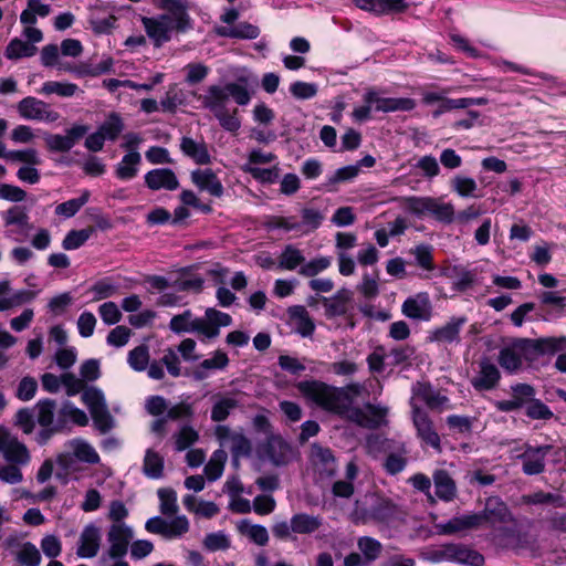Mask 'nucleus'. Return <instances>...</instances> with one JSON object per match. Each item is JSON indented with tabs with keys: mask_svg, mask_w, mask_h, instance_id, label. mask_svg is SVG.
I'll return each mask as SVG.
<instances>
[{
	"mask_svg": "<svg viewBox=\"0 0 566 566\" xmlns=\"http://www.w3.org/2000/svg\"><path fill=\"white\" fill-rule=\"evenodd\" d=\"M145 528L149 533L158 534L167 539H171L186 534L189 531V522L185 515L176 516L170 522L156 516L146 522Z\"/></svg>",
	"mask_w": 566,
	"mask_h": 566,
	"instance_id": "nucleus-14",
	"label": "nucleus"
},
{
	"mask_svg": "<svg viewBox=\"0 0 566 566\" xmlns=\"http://www.w3.org/2000/svg\"><path fill=\"white\" fill-rule=\"evenodd\" d=\"M128 364L136 371L146 369L149 363V350L145 345H139L128 353Z\"/></svg>",
	"mask_w": 566,
	"mask_h": 566,
	"instance_id": "nucleus-57",
	"label": "nucleus"
},
{
	"mask_svg": "<svg viewBox=\"0 0 566 566\" xmlns=\"http://www.w3.org/2000/svg\"><path fill=\"white\" fill-rule=\"evenodd\" d=\"M312 458L315 469L321 475L329 478L335 474L336 461L329 449L314 446Z\"/></svg>",
	"mask_w": 566,
	"mask_h": 566,
	"instance_id": "nucleus-31",
	"label": "nucleus"
},
{
	"mask_svg": "<svg viewBox=\"0 0 566 566\" xmlns=\"http://www.w3.org/2000/svg\"><path fill=\"white\" fill-rule=\"evenodd\" d=\"M4 226H17L19 227V233L27 235L33 226L29 221V214L24 207L12 206L3 214Z\"/></svg>",
	"mask_w": 566,
	"mask_h": 566,
	"instance_id": "nucleus-35",
	"label": "nucleus"
},
{
	"mask_svg": "<svg viewBox=\"0 0 566 566\" xmlns=\"http://www.w3.org/2000/svg\"><path fill=\"white\" fill-rule=\"evenodd\" d=\"M405 316L416 321H429L432 316V305L427 293H418L408 297L401 306Z\"/></svg>",
	"mask_w": 566,
	"mask_h": 566,
	"instance_id": "nucleus-20",
	"label": "nucleus"
},
{
	"mask_svg": "<svg viewBox=\"0 0 566 566\" xmlns=\"http://www.w3.org/2000/svg\"><path fill=\"white\" fill-rule=\"evenodd\" d=\"M172 438L175 440V449L184 451L199 440V433L191 426L185 424Z\"/></svg>",
	"mask_w": 566,
	"mask_h": 566,
	"instance_id": "nucleus-48",
	"label": "nucleus"
},
{
	"mask_svg": "<svg viewBox=\"0 0 566 566\" xmlns=\"http://www.w3.org/2000/svg\"><path fill=\"white\" fill-rule=\"evenodd\" d=\"M77 85L73 83L49 81L43 84L40 93L45 95L56 94L62 97H71L77 92Z\"/></svg>",
	"mask_w": 566,
	"mask_h": 566,
	"instance_id": "nucleus-52",
	"label": "nucleus"
},
{
	"mask_svg": "<svg viewBox=\"0 0 566 566\" xmlns=\"http://www.w3.org/2000/svg\"><path fill=\"white\" fill-rule=\"evenodd\" d=\"M410 253L415 255L417 265L426 271H432L434 269L432 248L427 244H419Z\"/></svg>",
	"mask_w": 566,
	"mask_h": 566,
	"instance_id": "nucleus-60",
	"label": "nucleus"
},
{
	"mask_svg": "<svg viewBox=\"0 0 566 566\" xmlns=\"http://www.w3.org/2000/svg\"><path fill=\"white\" fill-rule=\"evenodd\" d=\"M420 400L427 405L431 410H442L444 405L449 401L448 397L440 395L436 391L430 384L416 382L412 386V397L410 401L418 403Z\"/></svg>",
	"mask_w": 566,
	"mask_h": 566,
	"instance_id": "nucleus-22",
	"label": "nucleus"
},
{
	"mask_svg": "<svg viewBox=\"0 0 566 566\" xmlns=\"http://www.w3.org/2000/svg\"><path fill=\"white\" fill-rule=\"evenodd\" d=\"M364 390V386L358 382L349 384L345 387L337 388L339 405L343 407L342 412L345 411L346 406H350L354 402V400L363 394Z\"/></svg>",
	"mask_w": 566,
	"mask_h": 566,
	"instance_id": "nucleus-56",
	"label": "nucleus"
},
{
	"mask_svg": "<svg viewBox=\"0 0 566 566\" xmlns=\"http://www.w3.org/2000/svg\"><path fill=\"white\" fill-rule=\"evenodd\" d=\"M157 494L160 501L161 514L168 516L177 514L179 506L176 491L170 488H163L158 490Z\"/></svg>",
	"mask_w": 566,
	"mask_h": 566,
	"instance_id": "nucleus-50",
	"label": "nucleus"
},
{
	"mask_svg": "<svg viewBox=\"0 0 566 566\" xmlns=\"http://www.w3.org/2000/svg\"><path fill=\"white\" fill-rule=\"evenodd\" d=\"M70 421L83 427L88 423V418L71 401L64 400L57 405L54 399L50 398L40 399L33 409L21 408L14 416V424L25 434H31L34 431L35 423L41 427L35 436V441L40 446L46 444L53 436L63 432Z\"/></svg>",
	"mask_w": 566,
	"mask_h": 566,
	"instance_id": "nucleus-1",
	"label": "nucleus"
},
{
	"mask_svg": "<svg viewBox=\"0 0 566 566\" xmlns=\"http://www.w3.org/2000/svg\"><path fill=\"white\" fill-rule=\"evenodd\" d=\"M552 450V446L533 447L525 446L524 452L518 455L523 461V472L527 475H536L545 470V458Z\"/></svg>",
	"mask_w": 566,
	"mask_h": 566,
	"instance_id": "nucleus-19",
	"label": "nucleus"
},
{
	"mask_svg": "<svg viewBox=\"0 0 566 566\" xmlns=\"http://www.w3.org/2000/svg\"><path fill=\"white\" fill-rule=\"evenodd\" d=\"M298 391L322 409L337 413L342 412L337 388L318 380H306L297 384Z\"/></svg>",
	"mask_w": 566,
	"mask_h": 566,
	"instance_id": "nucleus-7",
	"label": "nucleus"
},
{
	"mask_svg": "<svg viewBox=\"0 0 566 566\" xmlns=\"http://www.w3.org/2000/svg\"><path fill=\"white\" fill-rule=\"evenodd\" d=\"M436 495L444 501H452L457 496V485L446 470H437L433 473Z\"/></svg>",
	"mask_w": 566,
	"mask_h": 566,
	"instance_id": "nucleus-32",
	"label": "nucleus"
},
{
	"mask_svg": "<svg viewBox=\"0 0 566 566\" xmlns=\"http://www.w3.org/2000/svg\"><path fill=\"white\" fill-rule=\"evenodd\" d=\"M322 525L318 516L308 515L306 513H298L291 518V530L296 534H312L316 532Z\"/></svg>",
	"mask_w": 566,
	"mask_h": 566,
	"instance_id": "nucleus-38",
	"label": "nucleus"
},
{
	"mask_svg": "<svg viewBox=\"0 0 566 566\" xmlns=\"http://www.w3.org/2000/svg\"><path fill=\"white\" fill-rule=\"evenodd\" d=\"M36 51L38 49L33 44L14 38L7 45L4 55L9 60H18L21 57L33 56Z\"/></svg>",
	"mask_w": 566,
	"mask_h": 566,
	"instance_id": "nucleus-42",
	"label": "nucleus"
},
{
	"mask_svg": "<svg viewBox=\"0 0 566 566\" xmlns=\"http://www.w3.org/2000/svg\"><path fill=\"white\" fill-rule=\"evenodd\" d=\"M420 557L430 563L451 562L450 544L426 547L420 552Z\"/></svg>",
	"mask_w": 566,
	"mask_h": 566,
	"instance_id": "nucleus-53",
	"label": "nucleus"
},
{
	"mask_svg": "<svg viewBox=\"0 0 566 566\" xmlns=\"http://www.w3.org/2000/svg\"><path fill=\"white\" fill-rule=\"evenodd\" d=\"M195 415L193 406L190 402L181 401L172 407H168L166 417L169 420H190Z\"/></svg>",
	"mask_w": 566,
	"mask_h": 566,
	"instance_id": "nucleus-64",
	"label": "nucleus"
},
{
	"mask_svg": "<svg viewBox=\"0 0 566 566\" xmlns=\"http://www.w3.org/2000/svg\"><path fill=\"white\" fill-rule=\"evenodd\" d=\"M226 460L227 453L223 450H217L213 452L205 467V474L209 481H216L222 475Z\"/></svg>",
	"mask_w": 566,
	"mask_h": 566,
	"instance_id": "nucleus-47",
	"label": "nucleus"
},
{
	"mask_svg": "<svg viewBox=\"0 0 566 566\" xmlns=\"http://www.w3.org/2000/svg\"><path fill=\"white\" fill-rule=\"evenodd\" d=\"M289 316L295 322V331L303 337L311 336L315 331V324L303 305H294L287 310Z\"/></svg>",
	"mask_w": 566,
	"mask_h": 566,
	"instance_id": "nucleus-34",
	"label": "nucleus"
},
{
	"mask_svg": "<svg viewBox=\"0 0 566 566\" xmlns=\"http://www.w3.org/2000/svg\"><path fill=\"white\" fill-rule=\"evenodd\" d=\"M451 562L468 566H483L484 557L463 544H450Z\"/></svg>",
	"mask_w": 566,
	"mask_h": 566,
	"instance_id": "nucleus-30",
	"label": "nucleus"
},
{
	"mask_svg": "<svg viewBox=\"0 0 566 566\" xmlns=\"http://www.w3.org/2000/svg\"><path fill=\"white\" fill-rule=\"evenodd\" d=\"M88 132L86 125H74L66 130L65 135L50 134L44 142L50 151L66 153L71 150Z\"/></svg>",
	"mask_w": 566,
	"mask_h": 566,
	"instance_id": "nucleus-16",
	"label": "nucleus"
},
{
	"mask_svg": "<svg viewBox=\"0 0 566 566\" xmlns=\"http://www.w3.org/2000/svg\"><path fill=\"white\" fill-rule=\"evenodd\" d=\"M261 451L275 467L286 465L296 459V450L280 434H271L261 446Z\"/></svg>",
	"mask_w": 566,
	"mask_h": 566,
	"instance_id": "nucleus-12",
	"label": "nucleus"
},
{
	"mask_svg": "<svg viewBox=\"0 0 566 566\" xmlns=\"http://www.w3.org/2000/svg\"><path fill=\"white\" fill-rule=\"evenodd\" d=\"M124 122L117 113H111L106 120L98 127L104 139L115 140L124 130Z\"/></svg>",
	"mask_w": 566,
	"mask_h": 566,
	"instance_id": "nucleus-44",
	"label": "nucleus"
},
{
	"mask_svg": "<svg viewBox=\"0 0 566 566\" xmlns=\"http://www.w3.org/2000/svg\"><path fill=\"white\" fill-rule=\"evenodd\" d=\"M145 184L151 190H176L179 181L176 174L169 168H157L145 175Z\"/></svg>",
	"mask_w": 566,
	"mask_h": 566,
	"instance_id": "nucleus-25",
	"label": "nucleus"
},
{
	"mask_svg": "<svg viewBox=\"0 0 566 566\" xmlns=\"http://www.w3.org/2000/svg\"><path fill=\"white\" fill-rule=\"evenodd\" d=\"M187 23L179 22L178 13H164L156 18H142V23L147 35L154 41L155 46L159 48L171 39V32L185 33L192 28V20L186 12Z\"/></svg>",
	"mask_w": 566,
	"mask_h": 566,
	"instance_id": "nucleus-6",
	"label": "nucleus"
},
{
	"mask_svg": "<svg viewBox=\"0 0 566 566\" xmlns=\"http://www.w3.org/2000/svg\"><path fill=\"white\" fill-rule=\"evenodd\" d=\"M142 161L140 154L136 150L126 154L116 167V176L122 180L133 179L138 172V165Z\"/></svg>",
	"mask_w": 566,
	"mask_h": 566,
	"instance_id": "nucleus-39",
	"label": "nucleus"
},
{
	"mask_svg": "<svg viewBox=\"0 0 566 566\" xmlns=\"http://www.w3.org/2000/svg\"><path fill=\"white\" fill-rule=\"evenodd\" d=\"M429 208L428 214L433 216L437 220L448 223L453 220L454 209L451 203H440L437 199L432 198Z\"/></svg>",
	"mask_w": 566,
	"mask_h": 566,
	"instance_id": "nucleus-63",
	"label": "nucleus"
},
{
	"mask_svg": "<svg viewBox=\"0 0 566 566\" xmlns=\"http://www.w3.org/2000/svg\"><path fill=\"white\" fill-rule=\"evenodd\" d=\"M164 458L153 449H147L144 462L143 472L149 479H160L164 476Z\"/></svg>",
	"mask_w": 566,
	"mask_h": 566,
	"instance_id": "nucleus-40",
	"label": "nucleus"
},
{
	"mask_svg": "<svg viewBox=\"0 0 566 566\" xmlns=\"http://www.w3.org/2000/svg\"><path fill=\"white\" fill-rule=\"evenodd\" d=\"M0 453L9 463L19 465L28 464L31 459L27 446L3 428H0Z\"/></svg>",
	"mask_w": 566,
	"mask_h": 566,
	"instance_id": "nucleus-13",
	"label": "nucleus"
},
{
	"mask_svg": "<svg viewBox=\"0 0 566 566\" xmlns=\"http://www.w3.org/2000/svg\"><path fill=\"white\" fill-rule=\"evenodd\" d=\"M133 530L124 523H113L107 533L109 548L107 556L112 559L122 558L127 554Z\"/></svg>",
	"mask_w": 566,
	"mask_h": 566,
	"instance_id": "nucleus-15",
	"label": "nucleus"
},
{
	"mask_svg": "<svg viewBox=\"0 0 566 566\" xmlns=\"http://www.w3.org/2000/svg\"><path fill=\"white\" fill-rule=\"evenodd\" d=\"M403 207L413 214L427 216L432 198L430 197H407L401 199Z\"/></svg>",
	"mask_w": 566,
	"mask_h": 566,
	"instance_id": "nucleus-55",
	"label": "nucleus"
},
{
	"mask_svg": "<svg viewBox=\"0 0 566 566\" xmlns=\"http://www.w3.org/2000/svg\"><path fill=\"white\" fill-rule=\"evenodd\" d=\"M388 413V408L366 403L364 408L346 406V410L336 415L367 429H377L384 422Z\"/></svg>",
	"mask_w": 566,
	"mask_h": 566,
	"instance_id": "nucleus-10",
	"label": "nucleus"
},
{
	"mask_svg": "<svg viewBox=\"0 0 566 566\" xmlns=\"http://www.w3.org/2000/svg\"><path fill=\"white\" fill-rule=\"evenodd\" d=\"M191 181L202 191L209 192L213 197L223 195V186L217 175L211 169H197L191 172Z\"/></svg>",
	"mask_w": 566,
	"mask_h": 566,
	"instance_id": "nucleus-26",
	"label": "nucleus"
},
{
	"mask_svg": "<svg viewBox=\"0 0 566 566\" xmlns=\"http://www.w3.org/2000/svg\"><path fill=\"white\" fill-rule=\"evenodd\" d=\"M18 112L21 117L33 120L55 122L60 117L49 104L32 96L24 97L18 103Z\"/></svg>",
	"mask_w": 566,
	"mask_h": 566,
	"instance_id": "nucleus-17",
	"label": "nucleus"
},
{
	"mask_svg": "<svg viewBox=\"0 0 566 566\" xmlns=\"http://www.w3.org/2000/svg\"><path fill=\"white\" fill-rule=\"evenodd\" d=\"M82 401L90 409L95 427L101 433H107L114 427V419L108 411L104 394L96 387H87L82 394Z\"/></svg>",
	"mask_w": 566,
	"mask_h": 566,
	"instance_id": "nucleus-9",
	"label": "nucleus"
},
{
	"mask_svg": "<svg viewBox=\"0 0 566 566\" xmlns=\"http://www.w3.org/2000/svg\"><path fill=\"white\" fill-rule=\"evenodd\" d=\"M359 172V165H350L343 168H339L335 171V174L328 179L326 182V188L328 191H334L335 185L338 182H344L354 179Z\"/></svg>",
	"mask_w": 566,
	"mask_h": 566,
	"instance_id": "nucleus-58",
	"label": "nucleus"
},
{
	"mask_svg": "<svg viewBox=\"0 0 566 566\" xmlns=\"http://www.w3.org/2000/svg\"><path fill=\"white\" fill-rule=\"evenodd\" d=\"M541 304L547 308L542 315L543 319L548 317H559L566 308V296L559 295L558 292L545 291L538 295Z\"/></svg>",
	"mask_w": 566,
	"mask_h": 566,
	"instance_id": "nucleus-29",
	"label": "nucleus"
},
{
	"mask_svg": "<svg viewBox=\"0 0 566 566\" xmlns=\"http://www.w3.org/2000/svg\"><path fill=\"white\" fill-rule=\"evenodd\" d=\"M41 559L40 551L31 542L23 543L17 553V560L23 566H39Z\"/></svg>",
	"mask_w": 566,
	"mask_h": 566,
	"instance_id": "nucleus-49",
	"label": "nucleus"
},
{
	"mask_svg": "<svg viewBox=\"0 0 566 566\" xmlns=\"http://www.w3.org/2000/svg\"><path fill=\"white\" fill-rule=\"evenodd\" d=\"M412 423L417 430V437L427 446L441 451V440L432 419L418 403L410 401Z\"/></svg>",
	"mask_w": 566,
	"mask_h": 566,
	"instance_id": "nucleus-11",
	"label": "nucleus"
},
{
	"mask_svg": "<svg viewBox=\"0 0 566 566\" xmlns=\"http://www.w3.org/2000/svg\"><path fill=\"white\" fill-rule=\"evenodd\" d=\"M510 520L511 513L507 505L499 496H490L486 499L484 510L481 513L453 517L440 527L443 534H454L480 527L483 524L495 525L506 523Z\"/></svg>",
	"mask_w": 566,
	"mask_h": 566,
	"instance_id": "nucleus-4",
	"label": "nucleus"
},
{
	"mask_svg": "<svg viewBox=\"0 0 566 566\" xmlns=\"http://www.w3.org/2000/svg\"><path fill=\"white\" fill-rule=\"evenodd\" d=\"M479 371L471 379V385L475 390H492L500 381L501 374L497 367L492 364L488 358H483L479 363Z\"/></svg>",
	"mask_w": 566,
	"mask_h": 566,
	"instance_id": "nucleus-21",
	"label": "nucleus"
},
{
	"mask_svg": "<svg viewBox=\"0 0 566 566\" xmlns=\"http://www.w3.org/2000/svg\"><path fill=\"white\" fill-rule=\"evenodd\" d=\"M405 516L400 506L390 499L369 493L354 503L350 518L355 524H386L401 521Z\"/></svg>",
	"mask_w": 566,
	"mask_h": 566,
	"instance_id": "nucleus-2",
	"label": "nucleus"
},
{
	"mask_svg": "<svg viewBox=\"0 0 566 566\" xmlns=\"http://www.w3.org/2000/svg\"><path fill=\"white\" fill-rule=\"evenodd\" d=\"M408 464L407 450L401 448L399 452H390L384 460L382 467L390 475L402 472Z\"/></svg>",
	"mask_w": 566,
	"mask_h": 566,
	"instance_id": "nucleus-45",
	"label": "nucleus"
},
{
	"mask_svg": "<svg viewBox=\"0 0 566 566\" xmlns=\"http://www.w3.org/2000/svg\"><path fill=\"white\" fill-rule=\"evenodd\" d=\"M357 546L369 563L376 560L382 551L381 543L369 536L358 538Z\"/></svg>",
	"mask_w": 566,
	"mask_h": 566,
	"instance_id": "nucleus-51",
	"label": "nucleus"
},
{
	"mask_svg": "<svg viewBox=\"0 0 566 566\" xmlns=\"http://www.w3.org/2000/svg\"><path fill=\"white\" fill-rule=\"evenodd\" d=\"M522 501L525 504H552L555 507L566 506V500L563 495L558 493H546L543 491L523 495Z\"/></svg>",
	"mask_w": 566,
	"mask_h": 566,
	"instance_id": "nucleus-43",
	"label": "nucleus"
},
{
	"mask_svg": "<svg viewBox=\"0 0 566 566\" xmlns=\"http://www.w3.org/2000/svg\"><path fill=\"white\" fill-rule=\"evenodd\" d=\"M231 324L232 318L229 314L209 307L205 312V317L200 318H195L190 310L175 315L170 319L169 328L177 334L191 332L206 338H216L220 334V327H227Z\"/></svg>",
	"mask_w": 566,
	"mask_h": 566,
	"instance_id": "nucleus-3",
	"label": "nucleus"
},
{
	"mask_svg": "<svg viewBox=\"0 0 566 566\" xmlns=\"http://www.w3.org/2000/svg\"><path fill=\"white\" fill-rule=\"evenodd\" d=\"M211 420L222 422L227 420L230 413L240 406L234 396L217 394L212 396Z\"/></svg>",
	"mask_w": 566,
	"mask_h": 566,
	"instance_id": "nucleus-28",
	"label": "nucleus"
},
{
	"mask_svg": "<svg viewBox=\"0 0 566 566\" xmlns=\"http://www.w3.org/2000/svg\"><path fill=\"white\" fill-rule=\"evenodd\" d=\"M232 97L237 104L247 105L250 102V93L247 87L239 83H228L224 86L211 85L207 93L201 96L202 104L210 109L217 119L224 114L230 113L227 108L229 97Z\"/></svg>",
	"mask_w": 566,
	"mask_h": 566,
	"instance_id": "nucleus-5",
	"label": "nucleus"
},
{
	"mask_svg": "<svg viewBox=\"0 0 566 566\" xmlns=\"http://www.w3.org/2000/svg\"><path fill=\"white\" fill-rule=\"evenodd\" d=\"M101 531L94 524L86 525L78 538V547L76 554L81 558L95 557L101 546Z\"/></svg>",
	"mask_w": 566,
	"mask_h": 566,
	"instance_id": "nucleus-23",
	"label": "nucleus"
},
{
	"mask_svg": "<svg viewBox=\"0 0 566 566\" xmlns=\"http://www.w3.org/2000/svg\"><path fill=\"white\" fill-rule=\"evenodd\" d=\"M88 198L90 192L85 190L81 197L57 205L55 208V213L71 218L88 201Z\"/></svg>",
	"mask_w": 566,
	"mask_h": 566,
	"instance_id": "nucleus-54",
	"label": "nucleus"
},
{
	"mask_svg": "<svg viewBox=\"0 0 566 566\" xmlns=\"http://www.w3.org/2000/svg\"><path fill=\"white\" fill-rule=\"evenodd\" d=\"M180 149L198 165H208L211 161V156L205 143H198L190 137H182Z\"/></svg>",
	"mask_w": 566,
	"mask_h": 566,
	"instance_id": "nucleus-33",
	"label": "nucleus"
},
{
	"mask_svg": "<svg viewBox=\"0 0 566 566\" xmlns=\"http://www.w3.org/2000/svg\"><path fill=\"white\" fill-rule=\"evenodd\" d=\"M353 291L343 287L339 289L331 297L322 296V304L325 308V315L328 318L345 315L349 310V305L353 301Z\"/></svg>",
	"mask_w": 566,
	"mask_h": 566,
	"instance_id": "nucleus-24",
	"label": "nucleus"
},
{
	"mask_svg": "<svg viewBox=\"0 0 566 566\" xmlns=\"http://www.w3.org/2000/svg\"><path fill=\"white\" fill-rule=\"evenodd\" d=\"M92 232L93 229L72 230L65 235L62 247L65 250H75L90 239Z\"/></svg>",
	"mask_w": 566,
	"mask_h": 566,
	"instance_id": "nucleus-59",
	"label": "nucleus"
},
{
	"mask_svg": "<svg viewBox=\"0 0 566 566\" xmlns=\"http://www.w3.org/2000/svg\"><path fill=\"white\" fill-rule=\"evenodd\" d=\"M499 364L505 370L515 371L522 366L520 352L515 348V342L510 347L502 348L499 354Z\"/></svg>",
	"mask_w": 566,
	"mask_h": 566,
	"instance_id": "nucleus-46",
	"label": "nucleus"
},
{
	"mask_svg": "<svg viewBox=\"0 0 566 566\" xmlns=\"http://www.w3.org/2000/svg\"><path fill=\"white\" fill-rule=\"evenodd\" d=\"M465 323L464 316L451 317L443 326L433 331L430 339L444 344L460 343V331Z\"/></svg>",
	"mask_w": 566,
	"mask_h": 566,
	"instance_id": "nucleus-27",
	"label": "nucleus"
},
{
	"mask_svg": "<svg viewBox=\"0 0 566 566\" xmlns=\"http://www.w3.org/2000/svg\"><path fill=\"white\" fill-rule=\"evenodd\" d=\"M69 447L72 449L75 459L82 462L95 464L99 461V455L94 448L84 440L74 439L69 442Z\"/></svg>",
	"mask_w": 566,
	"mask_h": 566,
	"instance_id": "nucleus-41",
	"label": "nucleus"
},
{
	"mask_svg": "<svg viewBox=\"0 0 566 566\" xmlns=\"http://www.w3.org/2000/svg\"><path fill=\"white\" fill-rule=\"evenodd\" d=\"M364 102L365 104H375L376 111L379 112H408L416 107V102L412 98L408 97H399V98H392V97H380L378 93L369 88L365 95H364Z\"/></svg>",
	"mask_w": 566,
	"mask_h": 566,
	"instance_id": "nucleus-18",
	"label": "nucleus"
},
{
	"mask_svg": "<svg viewBox=\"0 0 566 566\" xmlns=\"http://www.w3.org/2000/svg\"><path fill=\"white\" fill-rule=\"evenodd\" d=\"M528 418L535 420H549L554 417L553 411L539 399L534 398L525 408Z\"/></svg>",
	"mask_w": 566,
	"mask_h": 566,
	"instance_id": "nucleus-61",
	"label": "nucleus"
},
{
	"mask_svg": "<svg viewBox=\"0 0 566 566\" xmlns=\"http://www.w3.org/2000/svg\"><path fill=\"white\" fill-rule=\"evenodd\" d=\"M515 348L520 352L522 359L534 361L543 355L566 349V337L520 338L515 340Z\"/></svg>",
	"mask_w": 566,
	"mask_h": 566,
	"instance_id": "nucleus-8",
	"label": "nucleus"
},
{
	"mask_svg": "<svg viewBox=\"0 0 566 566\" xmlns=\"http://www.w3.org/2000/svg\"><path fill=\"white\" fill-rule=\"evenodd\" d=\"M304 262L305 256L303 252L294 244H287L277 256V269L294 271L301 268Z\"/></svg>",
	"mask_w": 566,
	"mask_h": 566,
	"instance_id": "nucleus-36",
	"label": "nucleus"
},
{
	"mask_svg": "<svg viewBox=\"0 0 566 566\" xmlns=\"http://www.w3.org/2000/svg\"><path fill=\"white\" fill-rule=\"evenodd\" d=\"M329 265L331 260L328 258L319 256L308 262L305 261L303 265L300 268L298 274L306 277H313L317 275L319 272L326 270Z\"/></svg>",
	"mask_w": 566,
	"mask_h": 566,
	"instance_id": "nucleus-62",
	"label": "nucleus"
},
{
	"mask_svg": "<svg viewBox=\"0 0 566 566\" xmlns=\"http://www.w3.org/2000/svg\"><path fill=\"white\" fill-rule=\"evenodd\" d=\"M238 532L259 546H265L269 542L268 530L263 525L252 524L249 520H242L237 525Z\"/></svg>",
	"mask_w": 566,
	"mask_h": 566,
	"instance_id": "nucleus-37",
	"label": "nucleus"
}]
</instances>
